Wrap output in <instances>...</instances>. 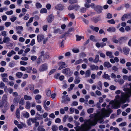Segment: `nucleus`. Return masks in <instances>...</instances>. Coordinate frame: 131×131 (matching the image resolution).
Returning a JSON list of instances; mask_svg holds the SVG:
<instances>
[{
    "label": "nucleus",
    "mask_w": 131,
    "mask_h": 131,
    "mask_svg": "<svg viewBox=\"0 0 131 131\" xmlns=\"http://www.w3.org/2000/svg\"><path fill=\"white\" fill-rule=\"evenodd\" d=\"M2 100L3 101H5L7 104L8 103L7 97L6 94L3 95L2 97Z\"/></svg>",
    "instance_id": "19"
},
{
    "label": "nucleus",
    "mask_w": 131,
    "mask_h": 131,
    "mask_svg": "<svg viewBox=\"0 0 131 131\" xmlns=\"http://www.w3.org/2000/svg\"><path fill=\"white\" fill-rule=\"evenodd\" d=\"M131 18V13L128 14H125L123 15L122 17V21H125L126 19Z\"/></svg>",
    "instance_id": "6"
},
{
    "label": "nucleus",
    "mask_w": 131,
    "mask_h": 131,
    "mask_svg": "<svg viewBox=\"0 0 131 131\" xmlns=\"http://www.w3.org/2000/svg\"><path fill=\"white\" fill-rule=\"evenodd\" d=\"M107 22L109 23L112 24H114L115 23V22L114 20L112 19L111 20H108Z\"/></svg>",
    "instance_id": "60"
},
{
    "label": "nucleus",
    "mask_w": 131,
    "mask_h": 131,
    "mask_svg": "<svg viewBox=\"0 0 131 131\" xmlns=\"http://www.w3.org/2000/svg\"><path fill=\"white\" fill-rule=\"evenodd\" d=\"M106 55L110 58H112L113 57L112 53L110 51H107L106 53Z\"/></svg>",
    "instance_id": "29"
},
{
    "label": "nucleus",
    "mask_w": 131,
    "mask_h": 131,
    "mask_svg": "<svg viewBox=\"0 0 131 131\" xmlns=\"http://www.w3.org/2000/svg\"><path fill=\"white\" fill-rule=\"evenodd\" d=\"M16 29L17 33L18 34H20L23 30V28L21 26H18L16 27Z\"/></svg>",
    "instance_id": "10"
},
{
    "label": "nucleus",
    "mask_w": 131,
    "mask_h": 131,
    "mask_svg": "<svg viewBox=\"0 0 131 131\" xmlns=\"http://www.w3.org/2000/svg\"><path fill=\"white\" fill-rule=\"evenodd\" d=\"M7 10V8L6 7L0 8V13L2 12L4 10Z\"/></svg>",
    "instance_id": "47"
},
{
    "label": "nucleus",
    "mask_w": 131,
    "mask_h": 131,
    "mask_svg": "<svg viewBox=\"0 0 131 131\" xmlns=\"http://www.w3.org/2000/svg\"><path fill=\"white\" fill-rule=\"evenodd\" d=\"M23 73L21 72H18L16 74V76L18 78H20L23 75Z\"/></svg>",
    "instance_id": "28"
},
{
    "label": "nucleus",
    "mask_w": 131,
    "mask_h": 131,
    "mask_svg": "<svg viewBox=\"0 0 131 131\" xmlns=\"http://www.w3.org/2000/svg\"><path fill=\"white\" fill-rule=\"evenodd\" d=\"M116 29L114 27H110L107 29V30L110 32H114L115 31Z\"/></svg>",
    "instance_id": "21"
},
{
    "label": "nucleus",
    "mask_w": 131,
    "mask_h": 131,
    "mask_svg": "<svg viewBox=\"0 0 131 131\" xmlns=\"http://www.w3.org/2000/svg\"><path fill=\"white\" fill-rule=\"evenodd\" d=\"M46 95L48 96H50L51 94V92L50 89H48L46 90Z\"/></svg>",
    "instance_id": "33"
},
{
    "label": "nucleus",
    "mask_w": 131,
    "mask_h": 131,
    "mask_svg": "<svg viewBox=\"0 0 131 131\" xmlns=\"http://www.w3.org/2000/svg\"><path fill=\"white\" fill-rule=\"evenodd\" d=\"M110 105L106 106L107 109H105L103 108L101 110V111L97 113L92 114L94 115V116L92 117L97 123V121H99L101 123H104V122L103 118L105 117H108L110 114L112 112V110L109 108Z\"/></svg>",
    "instance_id": "2"
},
{
    "label": "nucleus",
    "mask_w": 131,
    "mask_h": 131,
    "mask_svg": "<svg viewBox=\"0 0 131 131\" xmlns=\"http://www.w3.org/2000/svg\"><path fill=\"white\" fill-rule=\"evenodd\" d=\"M32 67H28L26 68V70L27 71V72L30 73L31 71Z\"/></svg>",
    "instance_id": "35"
},
{
    "label": "nucleus",
    "mask_w": 131,
    "mask_h": 131,
    "mask_svg": "<svg viewBox=\"0 0 131 131\" xmlns=\"http://www.w3.org/2000/svg\"><path fill=\"white\" fill-rule=\"evenodd\" d=\"M90 27L91 29L94 30L96 32L98 31L99 30V28L97 27H94L92 26H91Z\"/></svg>",
    "instance_id": "32"
},
{
    "label": "nucleus",
    "mask_w": 131,
    "mask_h": 131,
    "mask_svg": "<svg viewBox=\"0 0 131 131\" xmlns=\"http://www.w3.org/2000/svg\"><path fill=\"white\" fill-rule=\"evenodd\" d=\"M55 8L59 10H62L63 9V6L61 4H59L57 5L55 7Z\"/></svg>",
    "instance_id": "15"
},
{
    "label": "nucleus",
    "mask_w": 131,
    "mask_h": 131,
    "mask_svg": "<svg viewBox=\"0 0 131 131\" xmlns=\"http://www.w3.org/2000/svg\"><path fill=\"white\" fill-rule=\"evenodd\" d=\"M7 33L6 31H2L1 34L2 36H4V37H5L7 36Z\"/></svg>",
    "instance_id": "46"
},
{
    "label": "nucleus",
    "mask_w": 131,
    "mask_h": 131,
    "mask_svg": "<svg viewBox=\"0 0 131 131\" xmlns=\"http://www.w3.org/2000/svg\"><path fill=\"white\" fill-rule=\"evenodd\" d=\"M20 63L21 65L25 66L26 65L27 63L26 62L22 61H20Z\"/></svg>",
    "instance_id": "62"
},
{
    "label": "nucleus",
    "mask_w": 131,
    "mask_h": 131,
    "mask_svg": "<svg viewBox=\"0 0 131 131\" xmlns=\"http://www.w3.org/2000/svg\"><path fill=\"white\" fill-rule=\"evenodd\" d=\"M5 85L4 83L2 82L0 83V88L2 89H3Z\"/></svg>",
    "instance_id": "56"
},
{
    "label": "nucleus",
    "mask_w": 131,
    "mask_h": 131,
    "mask_svg": "<svg viewBox=\"0 0 131 131\" xmlns=\"http://www.w3.org/2000/svg\"><path fill=\"white\" fill-rule=\"evenodd\" d=\"M8 76V75L6 73H2L1 74V76L2 77V79L6 77H7Z\"/></svg>",
    "instance_id": "39"
},
{
    "label": "nucleus",
    "mask_w": 131,
    "mask_h": 131,
    "mask_svg": "<svg viewBox=\"0 0 131 131\" xmlns=\"http://www.w3.org/2000/svg\"><path fill=\"white\" fill-rule=\"evenodd\" d=\"M16 54V52L14 50H12L10 51L7 54V56L8 57H10L13 55L15 54Z\"/></svg>",
    "instance_id": "16"
},
{
    "label": "nucleus",
    "mask_w": 131,
    "mask_h": 131,
    "mask_svg": "<svg viewBox=\"0 0 131 131\" xmlns=\"http://www.w3.org/2000/svg\"><path fill=\"white\" fill-rule=\"evenodd\" d=\"M80 78L78 76H76L75 79L74 80V82L75 84H78L80 82Z\"/></svg>",
    "instance_id": "22"
},
{
    "label": "nucleus",
    "mask_w": 131,
    "mask_h": 131,
    "mask_svg": "<svg viewBox=\"0 0 131 131\" xmlns=\"http://www.w3.org/2000/svg\"><path fill=\"white\" fill-rule=\"evenodd\" d=\"M47 10L45 8H42L41 9L40 13H46L47 12Z\"/></svg>",
    "instance_id": "44"
},
{
    "label": "nucleus",
    "mask_w": 131,
    "mask_h": 131,
    "mask_svg": "<svg viewBox=\"0 0 131 131\" xmlns=\"http://www.w3.org/2000/svg\"><path fill=\"white\" fill-rule=\"evenodd\" d=\"M103 77L104 78L109 80L110 76L107 74H104L103 76Z\"/></svg>",
    "instance_id": "36"
},
{
    "label": "nucleus",
    "mask_w": 131,
    "mask_h": 131,
    "mask_svg": "<svg viewBox=\"0 0 131 131\" xmlns=\"http://www.w3.org/2000/svg\"><path fill=\"white\" fill-rule=\"evenodd\" d=\"M123 51L125 54L126 55L128 54L129 49V48L124 47L123 49Z\"/></svg>",
    "instance_id": "18"
},
{
    "label": "nucleus",
    "mask_w": 131,
    "mask_h": 131,
    "mask_svg": "<svg viewBox=\"0 0 131 131\" xmlns=\"http://www.w3.org/2000/svg\"><path fill=\"white\" fill-rule=\"evenodd\" d=\"M4 43H8L10 41V38L8 37H4L3 38Z\"/></svg>",
    "instance_id": "20"
},
{
    "label": "nucleus",
    "mask_w": 131,
    "mask_h": 131,
    "mask_svg": "<svg viewBox=\"0 0 131 131\" xmlns=\"http://www.w3.org/2000/svg\"><path fill=\"white\" fill-rule=\"evenodd\" d=\"M94 115L91 114L90 116V119H85L84 123L82 124L80 127L77 126L74 127L76 131H87L90 129L92 126L95 125L96 124V122L92 118Z\"/></svg>",
    "instance_id": "3"
},
{
    "label": "nucleus",
    "mask_w": 131,
    "mask_h": 131,
    "mask_svg": "<svg viewBox=\"0 0 131 131\" xmlns=\"http://www.w3.org/2000/svg\"><path fill=\"white\" fill-rule=\"evenodd\" d=\"M23 115L26 118H28L29 116V114L27 112H24L23 113Z\"/></svg>",
    "instance_id": "40"
},
{
    "label": "nucleus",
    "mask_w": 131,
    "mask_h": 131,
    "mask_svg": "<svg viewBox=\"0 0 131 131\" xmlns=\"http://www.w3.org/2000/svg\"><path fill=\"white\" fill-rule=\"evenodd\" d=\"M30 106V103L29 101H27L26 102V104L25 106V108L27 109H29Z\"/></svg>",
    "instance_id": "31"
},
{
    "label": "nucleus",
    "mask_w": 131,
    "mask_h": 131,
    "mask_svg": "<svg viewBox=\"0 0 131 131\" xmlns=\"http://www.w3.org/2000/svg\"><path fill=\"white\" fill-rule=\"evenodd\" d=\"M94 110V109L93 108H91L88 109L87 110L88 113L89 114H90L92 113Z\"/></svg>",
    "instance_id": "43"
},
{
    "label": "nucleus",
    "mask_w": 131,
    "mask_h": 131,
    "mask_svg": "<svg viewBox=\"0 0 131 131\" xmlns=\"http://www.w3.org/2000/svg\"><path fill=\"white\" fill-rule=\"evenodd\" d=\"M124 80L123 79H120L118 81V82L120 84H122L124 83Z\"/></svg>",
    "instance_id": "51"
},
{
    "label": "nucleus",
    "mask_w": 131,
    "mask_h": 131,
    "mask_svg": "<svg viewBox=\"0 0 131 131\" xmlns=\"http://www.w3.org/2000/svg\"><path fill=\"white\" fill-rule=\"evenodd\" d=\"M24 98L25 100H31L32 99L31 97L27 95H25L24 96Z\"/></svg>",
    "instance_id": "26"
},
{
    "label": "nucleus",
    "mask_w": 131,
    "mask_h": 131,
    "mask_svg": "<svg viewBox=\"0 0 131 131\" xmlns=\"http://www.w3.org/2000/svg\"><path fill=\"white\" fill-rule=\"evenodd\" d=\"M42 59V57L41 56H40L38 58L37 61V63L38 64H39L41 61V60Z\"/></svg>",
    "instance_id": "52"
},
{
    "label": "nucleus",
    "mask_w": 131,
    "mask_h": 131,
    "mask_svg": "<svg viewBox=\"0 0 131 131\" xmlns=\"http://www.w3.org/2000/svg\"><path fill=\"white\" fill-rule=\"evenodd\" d=\"M36 7L37 8H40L42 7L41 5L39 3H37L36 4Z\"/></svg>",
    "instance_id": "57"
},
{
    "label": "nucleus",
    "mask_w": 131,
    "mask_h": 131,
    "mask_svg": "<svg viewBox=\"0 0 131 131\" xmlns=\"http://www.w3.org/2000/svg\"><path fill=\"white\" fill-rule=\"evenodd\" d=\"M36 121V119L35 118H30L28 120L27 122V124L28 125L31 124V123H34Z\"/></svg>",
    "instance_id": "9"
},
{
    "label": "nucleus",
    "mask_w": 131,
    "mask_h": 131,
    "mask_svg": "<svg viewBox=\"0 0 131 131\" xmlns=\"http://www.w3.org/2000/svg\"><path fill=\"white\" fill-rule=\"evenodd\" d=\"M37 110L38 111H40L41 110V107L40 105H37L36 106Z\"/></svg>",
    "instance_id": "58"
},
{
    "label": "nucleus",
    "mask_w": 131,
    "mask_h": 131,
    "mask_svg": "<svg viewBox=\"0 0 131 131\" xmlns=\"http://www.w3.org/2000/svg\"><path fill=\"white\" fill-rule=\"evenodd\" d=\"M91 69L92 70H97L99 69V67L97 66H95L94 65H92L90 66Z\"/></svg>",
    "instance_id": "17"
},
{
    "label": "nucleus",
    "mask_w": 131,
    "mask_h": 131,
    "mask_svg": "<svg viewBox=\"0 0 131 131\" xmlns=\"http://www.w3.org/2000/svg\"><path fill=\"white\" fill-rule=\"evenodd\" d=\"M83 60L81 59H80L78 60L77 61L75 62V64H78L82 63L83 62Z\"/></svg>",
    "instance_id": "37"
},
{
    "label": "nucleus",
    "mask_w": 131,
    "mask_h": 131,
    "mask_svg": "<svg viewBox=\"0 0 131 131\" xmlns=\"http://www.w3.org/2000/svg\"><path fill=\"white\" fill-rule=\"evenodd\" d=\"M102 7L100 5L96 6V8H95V10L98 13H100L101 12L102 10Z\"/></svg>",
    "instance_id": "11"
},
{
    "label": "nucleus",
    "mask_w": 131,
    "mask_h": 131,
    "mask_svg": "<svg viewBox=\"0 0 131 131\" xmlns=\"http://www.w3.org/2000/svg\"><path fill=\"white\" fill-rule=\"evenodd\" d=\"M74 86V84H70V88L68 89V91H70L72 90Z\"/></svg>",
    "instance_id": "38"
},
{
    "label": "nucleus",
    "mask_w": 131,
    "mask_h": 131,
    "mask_svg": "<svg viewBox=\"0 0 131 131\" xmlns=\"http://www.w3.org/2000/svg\"><path fill=\"white\" fill-rule=\"evenodd\" d=\"M91 71L90 70H87L85 72V74L86 77H89L90 75Z\"/></svg>",
    "instance_id": "34"
},
{
    "label": "nucleus",
    "mask_w": 131,
    "mask_h": 131,
    "mask_svg": "<svg viewBox=\"0 0 131 131\" xmlns=\"http://www.w3.org/2000/svg\"><path fill=\"white\" fill-rule=\"evenodd\" d=\"M104 67H107L108 68L111 67V65L108 62H106L104 63Z\"/></svg>",
    "instance_id": "25"
},
{
    "label": "nucleus",
    "mask_w": 131,
    "mask_h": 131,
    "mask_svg": "<svg viewBox=\"0 0 131 131\" xmlns=\"http://www.w3.org/2000/svg\"><path fill=\"white\" fill-rule=\"evenodd\" d=\"M98 86L97 87V88L99 90H101L102 89V82L101 81H99L98 83Z\"/></svg>",
    "instance_id": "23"
},
{
    "label": "nucleus",
    "mask_w": 131,
    "mask_h": 131,
    "mask_svg": "<svg viewBox=\"0 0 131 131\" xmlns=\"http://www.w3.org/2000/svg\"><path fill=\"white\" fill-rule=\"evenodd\" d=\"M41 97V96L39 94H38L36 95L35 97V99L36 101L38 103H41V101L40 100H39Z\"/></svg>",
    "instance_id": "13"
},
{
    "label": "nucleus",
    "mask_w": 131,
    "mask_h": 131,
    "mask_svg": "<svg viewBox=\"0 0 131 131\" xmlns=\"http://www.w3.org/2000/svg\"><path fill=\"white\" fill-rule=\"evenodd\" d=\"M18 100L17 98H15L13 102L14 104H17L18 103Z\"/></svg>",
    "instance_id": "59"
},
{
    "label": "nucleus",
    "mask_w": 131,
    "mask_h": 131,
    "mask_svg": "<svg viewBox=\"0 0 131 131\" xmlns=\"http://www.w3.org/2000/svg\"><path fill=\"white\" fill-rule=\"evenodd\" d=\"M37 58V57L35 56H33L31 57V59L33 61H34L36 60Z\"/></svg>",
    "instance_id": "61"
},
{
    "label": "nucleus",
    "mask_w": 131,
    "mask_h": 131,
    "mask_svg": "<svg viewBox=\"0 0 131 131\" xmlns=\"http://www.w3.org/2000/svg\"><path fill=\"white\" fill-rule=\"evenodd\" d=\"M48 67V65L47 64H43L40 66L39 70L41 72L45 71L47 69Z\"/></svg>",
    "instance_id": "4"
},
{
    "label": "nucleus",
    "mask_w": 131,
    "mask_h": 131,
    "mask_svg": "<svg viewBox=\"0 0 131 131\" xmlns=\"http://www.w3.org/2000/svg\"><path fill=\"white\" fill-rule=\"evenodd\" d=\"M62 98L66 101H70V98L68 97L67 95L63 96H62Z\"/></svg>",
    "instance_id": "24"
},
{
    "label": "nucleus",
    "mask_w": 131,
    "mask_h": 131,
    "mask_svg": "<svg viewBox=\"0 0 131 131\" xmlns=\"http://www.w3.org/2000/svg\"><path fill=\"white\" fill-rule=\"evenodd\" d=\"M16 116L17 118H19L20 117V112L18 109H17L16 112Z\"/></svg>",
    "instance_id": "45"
},
{
    "label": "nucleus",
    "mask_w": 131,
    "mask_h": 131,
    "mask_svg": "<svg viewBox=\"0 0 131 131\" xmlns=\"http://www.w3.org/2000/svg\"><path fill=\"white\" fill-rule=\"evenodd\" d=\"M44 36L41 34L38 35L37 36V40L38 42H40L44 39Z\"/></svg>",
    "instance_id": "8"
},
{
    "label": "nucleus",
    "mask_w": 131,
    "mask_h": 131,
    "mask_svg": "<svg viewBox=\"0 0 131 131\" xmlns=\"http://www.w3.org/2000/svg\"><path fill=\"white\" fill-rule=\"evenodd\" d=\"M62 71L63 73L66 74H70L71 73L70 69L68 68H67L63 70Z\"/></svg>",
    "instance_id": "7"
},
{
    "label": "nucleus",
    "mask_w": 131,
    "mask_h": 131,
    "mask_svg": "<svg viewBox=\"0 0 131 131\" xmlns=\"http://www.w3.org/2000/svg\"><path fill=\"white\" fill-rule=\"evenodd\" d=\"M74 5H70L68 7V9L69 10H71L74 9Z\"/></svg>",
    "instance_id": "41"
},
{
    "label": "nucleus",
    "mask_w": 131,
    "mask_h": 131,
    "mask_svg": "<svg viewBox=\"0 0 131 131\" xmlns=\"http://www.w3.org/2000/svg\"><path fill=\"white\" fill-rule=\"evenodd\" d=\"M29 17V14H26L24 17V19L25 20H27Z\"/></svg>",
    "instance_id": "49"
},
{
    "label": "nucleus",
    "mask_w": 131,
    "mask_h": 131,
    "mask_svg": "<svg viewBox=\"0 0 131 131\" xmlns=\"http://www.w3.org/2000/svg\"><path fill=\"white\" fill-rule=\"evenodd\" d=\"M53 19V16L52 15L49 16L47 17V21L48 23L51 22Z\"/></svg>",
    "instance_id": "14"
},
{
    "label": "nucleus",
    "mask_w": 131,
    "mask_h": 131,
    "mask_svg": "<svg viewBox=\"0 0 131 131\" xmlns=\"http://www.w3.org/2000/svg\"><path fill=\"white\" fill-rule=\"evenodd\" d=\"M129 85L130 89L127 88L123 89V91L126 92V93L119 90L115 91V93L116 94L118 95L121 93V97L118 95H116L114 101L112 100L110 102L109 104L112 105L113 108L117 109L120 107L121 103H124L128 100L129 95H131V83H130Z\"/></svg>",
    "instance_id": "1"
},
{
    "label": "nucleus",
    "mask_w": 131,
    "mask_h": 131,
    "mask_svg": "<svg viewBox=\"0 0 131 131\" xmlns=\"http://www.w3.org/2000/svg\"><path fill=\"white\" fill-rule=\"evenodd\" d=\"M126 37H122L121 38H120L118 40L119 41L117 40L113 39H112V41L115 43H118L119 41L120 42H120L121 40H124V39H126Z\"/></svg>",
    "instance_id": "12"
},
{
    "label": "nucleus",
    "mask_w": 131,
    "mask_h": 131,
    "mask_svg": "<svg viewBox=\"0 0 131 131\" xmlns=\"http://www.w3.org/2000/svg\"><path fill=\"white\" fill-rule=\"evenodd\" d=\"M51 129L53 131H56L58 130V127L56 125H53L52 126Z\"/></svg>",
    "instance_id": "42"
},
{
    "label": "nucleus",
    "mask_w": 131,
    "mask_h": 131,
    "mask_svg": "<svg viewBox=\"0 0 131 131\" xmlns=\"http://www.w3.org/2000/svg\"><path fill=\"white\" fill-rule=\"evenodd\" d=\"M5 13L7 15H10L12 14L13 13V11L12 10H11L9 11L6 12Z\"/></svg>",
    "instance_id": "53"
},
{
    "label": "nucleus",
    "mask_w": 131,
    "mask_h": 131,
    "mask_svg": "<svg viewBox=\"0 0 131 131\" xmlns=\"http://www.w3.org/2000/svg\"><path fill=\"white\" fill-rule=\"evenodd\" d=\"M93 20L95 23H96L99 20V18H98L94 17L93 19Z\"/></svg>",
    "instance_id": "63"
},
{
    "label": "nucleus",
    "mask_w": 131,
    "mask_h": 131,
    "mask_svg": "<svg viewBox=\"0 0 131 131\" xmlns=\"http://www.w3.org/2000/svg\"><path fill=\"white\" fill-rule=\"evenodd\" d=\"M90 6L92 8L94 9V10H95V8H96V6L93 3H91L90 4Z\"/></svg>",
    "instance_id": "54"
},
{
    "label": "nucleus",
    "mask_w": 131,
    "mask_h": 131,
    "mask_svg": "<svg viewBox=\"0 0 131 131\" xmlns=\"http://www.w3.org/2000/svg\"><path fill=\"white\" fill-rule=\"evenodd\" d=\"M76 37L77 38L76 40L77 41H80L82 38L83 39H84V37L83 36H81L77 35H76Z\"/></svg>",
    "instance_id": "30"
},
{
    "label": "nucleus",
    "mask_w": 131,
    "mask_h": 131,
    "mask_svg": "<svg viewBox=\"0 0 131 131\" xmlns=\"http://www.w3.org/2000/svg\"><path fill=\"white\" fill-rule=\"evenodd\" d=\"M24 100L23 98L21 99L19 102V104L20 105H23L24 104Z\"/></svg>",
    "instance_id": "50"
},
{
    "label": "nucleus",
    "mask_w": 131,
    "mask_h": 131,
    "mask_svg": "<svg viewBox=\"0 0 131 131\" xmlns=\"http://www.w3.org/2000/svg\"><path fill=\"white\" fill-rule=\"evenodd\" d=\"M99 56L98 55H96L95 56V58L93 61V62L95 63L99 61Z\"/></svg>",
    "instance_id": "27"
},
{
    "label": "nucleus",
    "mask_w": 131,
    "mask_h": 131,
    "mask_svg": "<svg viewBox=\"0 0 131 131\" xmlns=\"http://www.w3.org/2000/svg\"><path fill=\"white\" fill-rule=\"evenodd\" d=\"M17 17L15 16H12L10 18L11 21L12 22H14L15 20H16Z\"/></svg>",
    "instance_id": "55"
},
{
    "label": "nucleus",
    "mask_w": 131,
    "mask_h": 131,
    "mask_svg": "<svg viewBox=\"0 0 131 131\" xmlns=\"http://www.w3.org/2000/svg\"><path fill=\"white\" fill-rule=\"evenodd\" d=\"M69 17L72 19H74L75 18V16L73 13L69 14H68Z\"/></svg>",
    "instance_id": "48"
},
{
    "label": "nucleus",
    "mask_w": 131,
    "mask_h": 131,
    "mask_svg": "<svg viewBox=\"0 0 131 131\" xmlns=\"http://www.w3.org/2000/svg\"><path fill=\"white\" fill-rule=\"evenodd\" d=\"M58 65L59 66L58 68V70H60L67 66V65L65 63L63 62H59L58 63Z\"/></svg>",
    "instance_id": "5"
},
{
    "label": "nucleus",
    "mask_w": 131,
    "mask_h": 131,
    "mask_svg": "<svg viewBox=\"0 0 131 131\" xmlns=\"http://www.w3.org/2000/svg\"><path fill=\"white\" fill-rule=\"evenodd\" d=\"M38 130L39 131H45V129L41 127H39L38 128Z\"/></svg>",
    "instance_id": "64"
}]
</instances>
